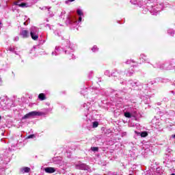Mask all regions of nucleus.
Segmentation results:
<instances>
[{
	"mask_svg": "<svg viewBox=\"0 0 175 175\" xmlns=\"http://www.w3.org/2000/svg\"><path fill=\"white\" fill-rule=\"evenodd\" d=\"M30 36L33 40H38L39 39V29L36 27H31Z\"/></svg>",
	"mask_w": 175,
	"mask_h": 175,
	"instance_id": "obj_1",
	"label": "nucleus"
},
{
	"mask_svg": "<svg viewBox=\"0 0 175 175\" xmlns=\"http://www.w3.org/2000/svg\"><path fill=\"white\" fill-rule=\"evenodd\" d=\"M76 169H79V170H88L90 167L84 163H79L76 165Z\"/></svg>",
	"mask_w": 175,
	"mask_h": 175,
	"instance_id": "obj_2",
	"label": "nucleus"
},
{
	"mask_svg": "<svg viewBox=\"0 0 175 175\" xmlns=\"http://www.w3.org/2000/svg\"><path fill=\"white\" fill-rule=\"evenodd\" d=\"M56 171H57V169L53 167H47L44 168V172L46 173H49V174H51L52 173H55Z\"/></svg>",
	"mask_w": 175,
	"mask_h": 175,
	"instance_id": "obj_3",
	"label": "nucleus"
},
{
	"mask_svg": "<svg viewBox=\"0 0 175 175\" xmlns=\"http://www.w3.org/2000/svg\"><path fill=\"white\" fill-rule=\"evenodd\" d=\"M20 35L22 36V38H27L29 37V32L28 30H22Z\"/></svg>",
	"mask_w": 175,
	"mask_h": 175,
	"instance_id": "obj_4",
	"label": "nucleus"
},
{
	"mask_svg": "<svg viewBox=\"0 0 175 175\" xmlns=\"http://www.w3.org/2000/svg\"><path fill=\"white\" fill-rule=\"evenodd\" d=\"M14 5L19 6V8H28V4L25 3H21L20 1L15 2Z\"/></svg>",
	"mask_w": 175,
	"mask_h": 175,
	"instance_id": "obj_5",
	"label": "nucleus"
},
{
	"mask_svg": "<svg viewBox=\"0 0 175 175\" xmlns=\"http://www.w3.org/2000/svg\"><path fill=\"white\" fill-rule=\"evenodd\" d=\"M21 173H29L31 172V168L28 167H24L21 169Z\"/></svg>",
	"mask_w": 175,
	"mask_h": 175,
	"instance_id": "obj_6",
	"label": "nucleus"
},
{
	"mask_svg": "<svg viewBox=\"0 0 175 175\" xmlns=\"http://www.w3.org/2000/svg\"><path fill=\"white\" fill-rule=\"evenodd\" d=\"M134 70L133 68H129V70H125V73L126 75V76H132V75H133L134 73Z\"/></svg>",
	"mask_w": 175,
	"mask_h": 175,
	"instance_id": "obj_7",
	"label": "nucleus"
},
{
	"mask_svg": "<svg viewBox=\"0 0 175 175\" xmlns=\"http://www.w3.org/2000/svg\"><path fill=\"white\" fill-rule=\"evenodd\" d=\"M30 117H35V116H40V112L38 111H31L29 113Z\"/></svg>",
	"mask_w": 175,
	"mask_h": 175,
	"instance_id": "obj_8",
	"label": "nucleus"
},
{
	"mask_svg": "<svg viewBox=\"0 0 175 175\" xmlns=\"http://www.w3.org/2000/svg\"><path fill=\"white\" fill-rule=\"evenodd\" d=\"M159 12H161V10H152L150 11V13L153 15V16H157V14H158V13H159Z\"/></svg>",
	"mask_w": 175,
	"mask_h": 175,
	"instance_id": "obj_9",
	"label": "nucleus"
},
{
	"mask_svg": "<svg viewBox=\"0 0 175 175\" xmlns=\"http://www.w3.org/2000/svg\"><path fill=\"white\" fill-rule=\"evenodd\" d=\"M38 98L40 100H44L46 99V96L44 94L41 93L38 95Z\"/></svg>",
	"mask_w": 175,
	"mask_h": 175,
	"instance_id": "obj_10",
	"label": "nucleus"
},
{
	"mask_svg": "<svg viewBox=\"0 0 175 175\" xmlns=\"http://www.w3.org/2000/svg\"><path fill=\"white\" fill-rule=\"evenodd\" d=\"M168 33L171 36H173V35H174V31H173V29H168Z\"/></svg>",
	"mask_w": 175,
	"mask_h": 175,
	"instance_id": "obj_11",
	"label": "nucleus"
},
{
	"mask_svg": "<svg viewBox=\"0 0 175 175\" xmlns=\"http://www.w3.org/2000/svg\"><path fill=\"white\" fill-rule=\"evenodd\" d=\"M124 116L126 117V118H131V117H132V115H131V113L129 112H126L124 113Z\"/></svg>",
	"mask_w": 175,
	"mask_h": 175,
	"instance_id": "obj_12",
	"label": "nucleus"
},
{
	"mask_svg": "<svg viewBox=\"0 0 175 175\" xmlns=\"http://www.w3.org/2000/svg\"><path fill=\"white\" fill-rule=\"evenodd\" d=\"M98 125H99V123L98 122H94L92 123L93 128H98Z\"/></svg>",
	"mask_w": 175,
	"mask_h": 175,
	"instance_id": "obj_13",
	"label": "nucleus"
},
{
	"mask_svg": "<svg viewBox=\"0 0 175 175\" xmlns=\"http://www.w3.org/2000/svg\"><path fill=\"white\" fill-rule=\"evenodd\" d=\"M148 134L147 133V132H142L141 133V137H146Z\"/></svg>",
	"mask_w": 175,
	"mask_h": 175,
	"instance_id": "obj_14",
	"label": "nucleus"
},
{
	"mask_svg": "<svg viewBox=\"0 0 175 175\" xmlns=\"http://www.w3.org/2000/svg\"><path fill=\"white\" fill-rule=\"evenodd\" d=\"M92 51L95 53V51H98V46H94L92 49Z\"/></svg>",
	"mask_w": 175,
	"mask_h": 175,
	"instance_id": "obj_15",
	"label": "nucleus"
},
{
	"mask_svg": "<svg viewBox=\"0 0 175 175\" xmlns=\"http://www.w3.org/2000/svg\"><path fill=\"white\" fill-rule=\"evenodd\" d=\"M77 13L79 16H83V11H81V10H78Z\"/></svg>",
	"mask_w": 175,
	"mask_h": 175,
	"instance_id": "obj_16",
	"label": "nucleus"
},
{
	"mask_svg": "<svg viewBox=\"0 0 175 175\" xmlns=\"http://www.w3.org/2000/svg\"><path fill=\"white\" fill-rule=\"evenodd\" d=\"M29 117H31L29 113H27V114L25 115L22 118H23V120H25L27 118H29Z\"/></svg>",
	"mask_w": 175,
	"mask_h": 175,
	"instance_id": "obj_17",
	"label": "nucleus"
},
{
	"mask_svg": "<svg viewBox=\"0 0 175 175\" xmlns=\"http://www.w3.org/2000/svg\"><path fill=\"white\" fill-rule=\"evenodd\" d=\"M40 9L41 10H44L46 9H48V12H50V8H48L47 7H42V8L40 7Z\"/></svg>",
	"mask_w": 175,
	"mask_h": 175,
	"instance_id": "obj_18",
	"label": "nucleus"
},
{
	"mask_svg": "<svg viewBox=\"0 0 175 175\" xmlns=\"http://www.w3.org/2000/svg\"><path fill=\"white\" fill-rule=\"evenodd\" d=\"M130 2L133 3V5H136V3H137V0H131Z\"/></svg>",
	"mask_w": 175,
	"mask_h": 175,
	"instance_id": "obj_19",
	"label": "nucleus"
},
{
	"mask_svg": "<svg viewBox=\"0 0 175 175\" xmlns=\"http://www.w3.org/2000/svg\"><path fill=\"white\" fill-rule=\"evenodd\" d=\"M34 137H36L35 135H30L27 137V139H33Z\"/></svg>",
	"mask_w": 175,
	"mask_h": 175,
	"instance_id": "obj_20",
	"label": "nucleus"
},
{
	"mask_svg": "<svg viewBox=\"0 0 175 175\" xmlns=\"http://www.w3.org/2000/svg\"><path fill=\"white\" fill-rule=\"evenodd\" d=\"M140 58H142V59H144V61L146 59V57L144 54L141 55Z\"/></svg>",
	"mask_w": 175,
	"mask_h": 175,
	"instance_id": "obj_21",
	"label": "nucleus"
},
{
	"mask_svg": "<svg viewBox=\"0 0 175 175\" xmlns=\"http://www.w3.org/2000/svg\"><path fill=\"white\" fill-rule=\"evenodd\" d=\"M105 75H106L107 76H110V71L109 70L105 71Z\"/></svg>",
	"mask_w": 175,
	"mask_h": 175,
	"instance_id": "obj_22",
	"label": "nucleus"
},
{
	"mask_svg": "<svg viewBox=\"0 0 175 175\" xmlns=\"http://www.w3.org/2000/svg\"><path fill=\"white\" fill-rule=\"evenodd\" d=\"M92 151H98V148L97 147H92Z\"/></svg>",
	"mask_w": 175,
	"mask_h": 175,
	"instance_id": "obj_23",
	"label": "nucleus"
},
{
	"mask_svg": "<svg viewBox=\"0 0 175 175\" xmlns=\"http://www.w3.org/2000/svg\"><path fill=\"white\" fill-rule=\"evenodd\" d=\"M131 62H133V60H127L126 62V64H131Z\"/></svg>",
	"mask_w": 175,
	"mask_h": 175,
	"instance_id": "obj_24",
	"label": "nucleus"
},
{
	"mask_svg": "<svg viewBox=\"0 0 175 175\" xmlns=\"http://www.w3.org/2000/svg\"><path fill=\"white\" fill-rule=\"evenodd\" d=\"M78 22H79V23H81V16H80V17L79 18Z\"/></svg>",
	"mask_w": 175,
	"mask_h": 175,
	"instance_id": "obj_25",
	"label": "nucleus"
},
{
	"mask_svg": "<svg viewBox=\"0 0 175 175\" xmlns=\"http://www.w3.org/2000/svg\"><path fill=\"white\" fill-rule=\"evenodd\" d=\"M14 40L17 42V40H18V37H16V38H14Z\"/></svg>",
	"mask_w": 175,
	"mask_h": 175,
	"instance_id": "obj_26",
	"label": "nucleus"
},
{
	"mask_svg": "<svg viewBox=\"0 0 175 175\" xmlns=\"http://www.w3.org/2000/svg\"><path fill=\"white\" fill-rule=\"evenodd\" d=\"M24 25H28V23H27V22H24Z\"/></svg>",
	"mask_w": 175,
	"mask_h": 175,
	"instance_id": "obj_27",
	"label": "nucleus"
},
{
	"mask_svg": "<svg viewBox=\"0 0 175 175\" xmlns=\"http://www.w3.org/2000/svg\"><path fill=\"white\" fill-rule=\"evenodd\" d=\"M57 51H58V49H57V47H56L55 50V53H57Z\"/></svg>",
	"mask_w": 175,
	"mask_h": 175,
	"instance_id": "obj_28",
	"label": "nucleus"
},
{
	"mask_svg": "<svg viewBox=\"0 0 175 175\" xmlns=\"http://www.w3.org/2000/svg\"><path fill=\"white\" fill-rule=\"evenodd\" d=\"M0 85H2V81L1 80V77H0Z\"/></svg>",
	"mask_w": 175,
	"mask_h": 175,
	"instance_id": "obj_29",
	"label": "nucleus"
},
{
	"mask_svg": "<svg viewBox=\"0 0 175 175\" xmlns=\"http://www.w3.org/2000/svg\"><path fill=\"white\" fill-rule=\"evenodd\" d=\"M2 28V23H0V29Z\"/></svg>",
	"mask_w": 175,
	"mask_h": 175,
	"instance_id": "obj_30",
	"label": "nucleus"
},
{
	"mask_svg": "<svg viewBox=\"0 0 175 175\" xmlns=\"http://www.w3.org/2000/svg\"><path fill=\"white\" fill-rule=\"evenodd\" d=\"M68 1H70V2H73V1H75V0H68Z\"/></svg>",
	"mask_w": 175,
	"mask_h": 175,
	"instance_id": "obj_31",
	"label": "nucleus"
},
{
	"mask_svg": "<svg viewBox=\"0 0 175 175\" xmlns=\"http://www.w3.org/2000/svg\"><path fill=\"white\" fill-rule=\"evenodd\" d=\"M52 55H54V52H52Z\"/></svg>",
	"mask_w": 175,
	"mask_h": 175,
	"instance_id": "obj_32",
	"label": "nucleus"
},
{
	"mask_svg": "<svg viewBox=\"0 0 175 175\" xmlns=\"http://www.w3.org/2000/svg\"><path fill=\"white\" fill-rule=\"evenodd\" d=\"M2 120V118L0 116V120Z\"/></svg>",
	"mask_w": 175,
	"mask_h": 175,
	"instance_id": "obj_33",
	"label": "nucleus"
},
{
	"mask_svg": "<svg viewBox=\"0 0 175 175\" xmlns=\"http://www.w3.org/2000/svg\"><path fill=\"white\" fill-rule=\"evenodd\" d=\"M172 175H175L174 174H172Z\"/></svg>",
	"mask_w": 175,
	"mask_h": 175,
	"instance_id": "obj_34",
	"label": "nucleus"
},
{
	"mask_svg": "<svg viewBox=\"0 0 175 175\" xmlns=\"http://www.w3.org/2000/svg\"><path fill=\"white\" fill-rule=\"evenodd\" d=\"M66 51H65V53H66Z\"/></svg>",
	"mask_w": 175,
	"mask_h": 175,
	"instance_id": "obj_35",
	"label": "nucleus"
}]
</instances>
